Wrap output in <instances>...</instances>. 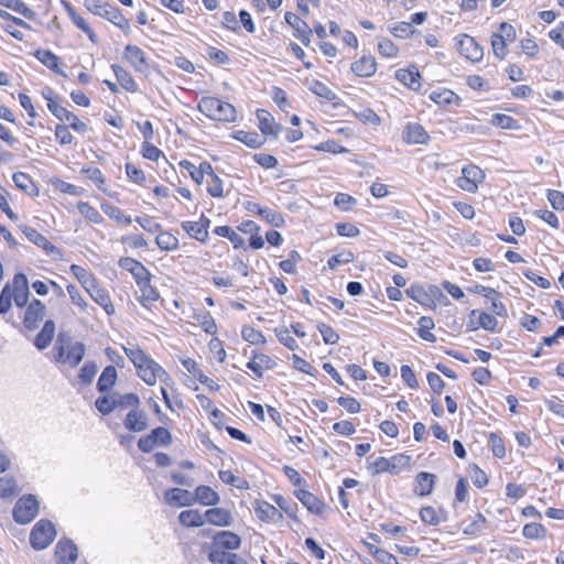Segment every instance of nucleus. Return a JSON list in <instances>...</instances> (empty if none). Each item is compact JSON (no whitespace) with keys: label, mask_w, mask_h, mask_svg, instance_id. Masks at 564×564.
Returning <instances> with one entry per match:
<instances>
[{"label":"nucleus","mask_w":564,"mask_h":564,"mask_svg":"<svg viewBox=\"0 0 564 564\" xmlns=\"http://www.w3.org/2000/svg\"><path fill=\"white\" fill-rule=\"evenodd\" d=\"M11 288L13 293L12 299L14 300L15 305L19 307L25 306L30 295L29 283L25 274L17 273L13 276Z\"/></svg>","instance_id":"4468645a"},{"label":"nucleus","mask_w":564,"mask_h":564,"mask_svg":"<svg viewBox=\"0 0 564 564\" xmlns=\"http://www.w3.org/2000/svg\"><path fill=\"white\" fill-rule=\"evenodd\" d=\"M430 98L437 105H449L454 100L458 99L457 96L448 89H444L442 91H433L430 95Z\"/></svg>","instance_id":"8fccbe9b"},{"label":"nucleus","mask_w":564,"mask_h":564,"mask_svg":"<svg viewBox=\"0 0 564 564\" xmlns=\"http://www.w3.org/2000/svg\"><path fill=\"white\" fill-rule=\"evenodd\" d=\"M419 324L417 335L424 340L436 341L437 337L432 333V329L435 327L433 319H420Z\"/></svg>","instance_id":"c03bdc74"},{"label":"nucleus","mask_w":564,"mask_h":564,"mask_svg":"<svg viewBox=\"0 0 564 564\" xmlns=\"http://www.w3.org/2000/svg\"><path fill=\"white\" fill-rule=\"evenodd\" d=\"M390 32L400 39L408 37L414 32L410 22H399L390 28Z\"/></svg>","instance_id":"e2e57ef3"},{"label":"nucleus","mask_w":564,"mask_h":564,"mask_svg":"<svg viewBox=\"0 0 564 564\" xmlns=\"http://www.w3.org/2000/svg\"><path fill=\"white\" fill-rule=\"evenodd\" d=\"M254 512L257 517L264 522L276 523L283 519L282 512L275 506L264 500L256 501Z\"/></svg>","instance_id":"6ab92c4d"},{"label":"nucleus","mask_w":564,"mask_h":564,"mask_svg":"<svg viewBox=\"0 0 564 564\" xmlns=\"http://www.w3.org/2000/svg\"><path fill=\"white\" fill-rule=\"evenodd\" d=\"M56 531L48 520H40L31 531L30 542L35 550L46 549L55 539Z\"/></svg>","instance_id":"6e6552de"},{"label":"nucleus","mask_w":564,"mask_h":564,"mask_svg":"<svg viewBox=\"0 0 564 564\" xmlns=\"http://www.w3.org/2000/svg\"><path fill=\"white\" fill-rule=\"evenodd\" d=\"M12 288L6 284L0 294V314H7L12 306Z\"/></svg>","instance_id":"3c124183"},{"label":"nucleus","mask_w":564,"mask_h":564,"mask_svg":"<svg viewBox=\"0 0 564 564\" xmlns=\"http://www.w3.org/2000/svg\"><path fill=\"white\" fill-rule=\"evenodd\" d=\"M117 380V370L113 366H108L101 372L97 387L100 392L109 390Z\"/></svg>","instance_id":"e433bc0d"},{"label":"nucleus","mask_w":564,"mask_h":564,"mask_svg":"<svg viewBox=\"0 0 564 564\" xmlns=\"http://www.w3.org/2000/svg\"><path fill=\"white\" fill-rule=\"evenodd\" d=\"M295 497L307 508L310 512L315 514L323 513L325 503L310 491L299 489L295 491Z\"/></svg>","instance_id":"bb28decb"},{"label":"nucleus","mask_w":564,"mask_h":564,"mask_svg":"<svg viewBox=\"0 0 564 564\" xmlns=\"http://www.w3.org/2000/svg\"><path fill=\"white\" fill-rule=\"evenodd\" d=\"M178 521L187 528H199L205 524V512L196 509L184 510L178 514Z\"/></svg>","instance_id":"473e14b6"},{"label":"nucleus","mask_w":564,"mask_h":564,"mask_svg":"<svg viewBox=\"0 0 564 564\" xmlns=\"http://www.w3.org/2000/svg\"><path fill=\"white\" fill-rule=\"evenodd\" d=\"M430 135L426 130L416 122H410L404 127L403 141L409 144H426Z\"/></svg>","instance_id":"aec40b11"},{"label":"nucleus","mask_w":564,"mask_h":564,"mask_svg":"<svg viewBox=\"0 0 564 564\" xmlns=\"http://www.w3.org/2000/svg\"><path fill=\"white\" fill-rule=\"evenodd\" d=\"M50 111L61 121H66L69 123V127L77 132L85 133L88 131V126L80 121L76 115L68 111L66 108L61 106L55 100H50L47 105Z\"/></svg>","instance_id":"9d476101"},{"label":"nucleus","mask_w":564,"mask_h":564,"mask_svg":"<svg viewBox=\"0 0 564 564\" xmlns=\"http://www.w3.org/2000/svg\"><path fill=\"white\" fill-rule=\"evenodd\" d=\"M241 334L243 339L252 345H263L265 343L264 336L252 327H243Z\"/></svg>","instance_id":"864d4df0"},{"label":"nucleus","mask_w":564,"mask_h":564,"mask_svg":"<svg viewBox=\"0 0 564 564\" xmlns=\"http://www.w3.org/2000/svg\"><path fill=\"white\" fill-rule=\"evenodd\" d=\"M457 48L467 59L476 63L482 59L484 51L478 42L470 35L462 34L457 37Z\"/></svg>","instance_id":"9b49d317"},{"label":"nucleus","mask_w":564,"mask_h":564,"mask_svg":"<svg viewBox=\"0 0 564 564\" xmlns=\"http://www.w3.org/2000/svg\"><path fill=\"white\" fill-rule=\"evenodd\" d=\"M275 334L281 344L291 350H295L299 346L296 340L291 336V332L288 328H275Z\"/></svg>","instance_id":"5fc2aeb1"},{"label":"nucleus","mask_w":564,"mask_h":564,"mask_svg":"<svg viewBox=\"0 0 564 564\" xmlns=\"http://www.w3.org/2000/svg\"><path fill=\"white\" fill-rule=\"evenodd\" d=\"M198 110L213 120L227 122L236 120L235 107L216 97H203L198 102Z\"/></svg>","instance_id":"20e7f679"},{"label":"nucleus","mask_w":564,"mask_h":564,"mask_svg":"<svg viewBox=\"0 0 564 564\" xmlns=\"http://www.w3.org/2000/svg\"><path fill=\"white\" fill-rule=\"evenodd\" d=\"M406 463L408 457L403 455H395L391 458L380 456L371 465L372 474L377 475L386 471L398 473L397 468L401 465H405Z\"/></svg>","instance_id":"f3484780"},{"label":"nucleus","mask_w":564,"mask_h":564,"mask_svg":"<svg viewBox=\"0 0 564 564\" xmlns=\"http://www.w3.org/2000/svg\"><path fill=\"white\" fill-rule=\"evenodd\" d=\"M123 57L126 61L130 63V65L134 68L135 72L141 74H148L149 73V62L145 56V53L143 50H141L137 45L128 44L124 47V54Z\"/></svg>","instance_id":"f8f14e48"},{"label":"nucleus","mask_w":564,"mask_h":564,"mask_svg":"<svg viewBox=\"0 0 564 564\" xmlns=\"http://www.w3.org/2000/svg\"><path fill=\"white\" fill-rule=\"evenodd\" d=\"M435 475L421 471L415 477L414 492L419 496H429L434 488Z\"/></svg>","instance_id":"7c9ffc66"},{"label":"nucleus","mask_w":564,"mask_h":564,"mask_svg":"<svg viewBox=\"0 0 564 564\" xmlns=\"http://www.w3.org/2000/svg\"><path fill=\"white\" fill-rule=\"evenodd\" d=\"M486 524V519L482 514L477 513L469 523L464 528V533L475 535L482 531Z\"/></svg>","instance_id":"de8ad7c7"},{"label":"nucleus","mask_w":564,"mask_h":564,"mask_svg":"<svg viewBox=\"0 0 564 564\" xmlns=\"http://www.w3.org/2000/svg\"><path fill=\"white\" fill-rule=\"evenodd\" d=\"M310 89L318 97L328 101H333L337 98L336 94L328 86L317 79L311 82Z\"/></svg>","instance_id":"a19ab883"},{"label":"nucleus","mask_w":564,"mask_h":564,"mask_svg":"<svg viewBox=\"0 0 564 564\" xmlns=\"http://www.w3.org/2000/svg\"><path fill=\"white\" fill-rule=\"evenodd\" d=\"M13 182L18 188L24 191L28 194H33V192L37 194V188L32 178L28 174L23 172L14 173Z\"/></svg>","instance_id":"ea45409f"},{"label":"nucleus","mask_w":564,"mask_h":564,"mask_svg":"<svg viewBox=\"0 0 564 564\" xmlns=\"http://www.w3.org/2000/svg\"><path fill=\"white\" fill-rule=\"evenodd\" d=\"M52 352L56 362L75 368L84 359L86 347L82 341L74 340L69 334L61 330Z\"/></svg>","instance_id":"7ed1b4c3"},{"label":"nucleus","mask_w":564,"mask_h":564,"mask_svg":"<svg viewBox=\"0 0 564 564\" xmlns=\"http://www.w3.org/2000/svg\"><path fill=\"white\" fill-rule=\"evenodd\" d=\"M34 56L55 74L67 77L66 73L59 68V57L50 50L39 48L34 52Z\"/></svg>","instance_id":"a878e982"},{"label":"nucleus","mask_w":564,"mask_h":564,"mask_svg":"<svg viewBox=\"0 0 564 564\" xmlns=\"http://www.w3.org/2000/svg\"><path fill=\"white\" fill-rule=\"evenodd\" d=\"M39 350L46 349L55 334L56 326L53 319H22L20 324H14Z\"/></svg>","instance_id":"f03ea898"},{"label":"nucleus","mask_w":564,"mask_h":564,"mask_svg":"<svg viewBox=\"0 0 564 564\" xmlns=\"http://www.w3.org/2000/svg\"><path fill=\"white\" fill-rule=\"evenodd\" d=\"M40 511V503L35 496L25 495L21 497L13 509V518L20 524L30 523Z\"/></svg>","instance_id":"0eeeda50"},{"label":"nucleus","mask_w":564,"mask_h":564,"mask_svg":"<svg viewBox=\"0 0 564 564\" xmlns=\"http://www.w3.org/2000/svg\"><path fill=\"white\" fill-rule=\"evenodd\" d=\"M257 118L259 121V128L263 134H270L274 138L278 137L282 127L279 123H275L274 118L269 111L264 109H258Z\"/></svg>","instance_id":"393cba45"},{"label":"nucleus","mask_w":564,"mask_h":564,"mask_svg":"<svg viewBox=\"0 0 564 564\" xmlns=\"http://www.w3.org/2000/svg\"><path fill=\"white\" fill-rule=\"evenodd\" d=\"M89 292L93 300L105 310L107 315L115 314V306L109 295L104 290L94 286Z\"/></svg>","instance_id":"f704fd0d"},{"label":"nucleus","mask_w":564,"mask_h":564,"mask_svg":"<svg viewBox=\"0 0 564 564\" xmlns=\"http://www.w3.org/2000/svg\"><path fill=\"white\" fill-rule=\"evenodd\" d=\"M111 68L116 75L118 83L120 84V86L123 89H126L127 91H130V93L138 91V85L135 84L132 76L123 67H121L120 65L113 64L111 66Z\"/></svg>","instance_id":"72a5a7b5"},{"label":"nucleus","mask_w":564,"mask_h":564,"mask_svg":"<svg viewBox=\"0 0 564 564\" xmlns=\"http://www.w3.org/2000/svg\"><path fill=\"white\" fill-rule=\"evenodd\" d=\"M275 362L273 359L262 352L252 351V357L247 364V368L250 369L257 378H262L264 371L272 369Z\"/></svg>","instance_id":"412c9836"},{"label":"nucleus","mask_w":564,"mask_h":564,"mask_svg":"<svg viewBox=\"0 0 564 564\" xmlns=\"http://www.w3.org/2000/svg\"><path fill=\"white\" fill-rule=\"evenodd\" d=\"M57 564H75L78 550L70 540H59L55 547Z\"/></svg>","instance_id":"dca6fc26"},{"label":"nucleus","mask_w":564,"mask_h":564,"mask_svg":"<svg viewBox=\"0 0 564 564\" xmlns=\"http://www.w3.org/2000/svg\"><path fill=\"white\" fill-rule=\"evenodd\" d=\"M119 265L121 269L129 271L141 288L150 283V272L141 262L126 257L119 260Z\"/></svg>","instance_id":"ddd939ff"},{"label":"nucleus","mask_w":564,"mask_h":564,"mask_svg":"<svg viewBox=\"0 0 564 564\" xmlns=\"http://www.w3.org/2000/svg\"><path fill=\"white\" fill-rule=\"evenodd\" d=\"M260 217H262L268 224L276 228L282 227L284 224V218L282 214L271 208L265 207Z\"/></svg>","instance_id":"09e8293b"},{"label":"nucleus","mask_w":564,"mask_h":564,"mask_svg":"<svg viewBox=\"0 0 564 564\" xmlns=\"http://www.w3.org/2000/svg\"><path fill=\"white\" fill-rule=\"evenodd\" d=\"M377 63L372 56H364L351 64V70L360 77H370L376 73Z\"/></svg>","instance_id":"c756f323"},{"label":"nucleus","mask_w":564,"mask_h":564,"mask_svg":"<svg viewBox=\"0 0 564 564\" xmlns=\"http://www.w3.org/2000/svg\"><path fill=\"white\" fill-rule=\"evenodd\" d=\"M102 209L108 217H110L111 219H115L117 223L131 224V221H132L130 217L124 216V214L121 212V209L116 206L104 205Z\"/></svg>","instance_id":"603ef678"},{"label":"nucleus","mask_w":564,"mask_h":564,"mask_svg":"<svg viewBox=\"0 0 564 564\" xmlns=\"http://www.w3.org/2000/svg\"><path fill=\"white\" fill-rule=\"evenodd\" d=\"M406 295L422 305L423 307L434 310L437 304L446 301L441 289L435 285L423 286L421 284H413L406 291Z\"/></svg>","instance_id":"423d86ee"},{"label":"nucleus","mask_w":564,"mask_h":564,"mask_svg":"<svg viewBox=\"0 0 564 564\" xmlns=\"http://www.w3.org/2000/svg\"><path fill=\"white\" fill-rule=\"evenodd\" d=\"M491 123L502 129L517 130L519 129L518 121L511 116L505 113H495L491 118Z\"/></svg>","instance_id":"79ce46f5"},{"label":"nucleus","mask_w":564,"mask_h":564,"mask_svg":"<svg viewBox=\"0 0 564 564\" xmlns=\"http://www.w3.org/2000/svg\"><path fill=\"white\" fill-rule=\"evenodd\" d=\"M373 556L382 564H399L393 554L382 549H375Z\"/></svg>","instance_id":"774afa93"},{"label":"nucleus","mask_w":564,"mask_h":564,"mask_svg":"<svg viewBox=\"0 0 564 564\" xmlns=\"http://www.w3.org/2000/svg\"><path fill=\"white\" fill-rule=\"evenodd\" d=\"M183 229L193 238L198 241H205L208 238V230L206 225L197 221H184Z\"/></svg>","instance_id":"c9c22d12"},{"label":"nucleus","mask_w":564,"mask_h":564,"mask_svg":"<svg viewBox=\"0 0 564 564\" xmlns=\"http://www.w3.org/2000/svg\"><path fill=\"white\" fill-rule=\"evenodd\" d=\"M395 78L412 90H419L421 87V75L414 66L412 68L397 70Z\"/></svg>","instance_id":"2f4dec72"},{"label":"nucleus","mask_w":564,"mask_h":564,"mask_svg":"<svg viewBox=\"0 0 564 564\" xmlns=\"http://www.w3.org/2000/svg\"><path fill=\"white\" fill-rule=\"evenodd\" d=\"M123 350L138 371V376L149 386L158 381L166 382L171 378L169 373L142 349L135 345L123 346Z\"/></svg>","instance_id":"f257e3e1"},{"label":"nucleus","mask_w":564,"mask_h":564,"mask_svg":"<svg viewBox=\"0 0 564 564\" xmlns=\"http://www.w3.org/2000/svg\"><path fill=\"white\" fill-rule=\"evenodd\" d=\"M273 501L276 503L279 510L284 511L289 517L295 518L297 506L290 500L285 499L281 495H273Z\"/></svg>","instance_id":"a18cd8bd"},{"label":"nucleus","mask_w":564,"mask_h":564,"mask_svg":"<svg viewBox=\"0 0 564 564\" xmlns=\"http://www.w3.org/2000/svg\"><path fill=\"white\" fill-rule=\"evenodd\" d=\"M19 229L22 231V234L34 245L42 248L48 256L57 253L59 254L58 249L51 243L45 236L40 234L36 229L28 226V225H20Z\"/></svg>","instance_id":"2eb2a0df"},{"label":"nucleus","mask_w":564,"mask_h":564,"mask_svg":"<svg viewBox=\"0 0 564 564\" xmlns=\"http://www.w3.org/2000/svg\"><path fill=\"white\" fill-rule=\"evenodd\" d=\"M215 546L225 551H236L241 545V539L231 531H220L214 536Z\"/></svg>","instance_id":"b1692460"},{"label":"nucleus","mask_w":564,"mask_h":564,"mask_svg":"<svg viewBox=\"0 0 564 564\" xmlns=\"http://www.w3.org/2000/svg\"><path fill=\"white\" fill-rule=\"evenodd\" d=\"M195 498V502H198L203 506H216L220 501V497L218 492H216L209 486H198L193 494Z\"/></svg>","instance_id":"c85d7f7f"},{"label":"nucleus","mask_w":564,"mask_h":564,"mask_svg":"<svg viewBox=\"0 0 564 564\" xmlns=\"http://www.w3.org/2000/svg\"><path fill=\"white\" fill-rule=\"evenodd\" d=\"M235 139L239 140L240 142L245 143L246 145L252 149L260 148L263 144V141L261 140L260 135L256 132L238 131L235 134Z\"/></svg>","instance_id":"37998d69"},{"label":"nucleus","mask_w":564,"mask_h":564,"mask_svg":"<svg viewBox=\"0 0 564 564\" xmlns=\"http://www.w3.org/2000/svg\"><path fill=\"white\" fill-rule=\"evenodd\" d=\"M478 327L494 333L498 328V319H469V324L467 325L468 329L473 330Z\"/></svg>","instance_id":"4d7b16f0"},{"label":"nucleus","mask_w":564,"mask_h":564,"mask_svg":"<svg viewBox=\"0 0 564 564\" xmlns=\"http://www.w3.org/2000/svg\"><path fill=\"white\" fill-rule=\"evenodd\" d=\"M156 245L162 249V250H174L178 247V240L176 237H174L172 234L170 232H161L160 235L156 236Z\"/></svg>","instance_id":"49530a36"},{"label":"nucleus","mask_w":564,"mask_h":564,"mask_svg":"<svg viewBox=\"0 0 564 564\" xmlns=\"http://www.w3.org/2000/svg\"><path fill=\"white\" fill-rule=\"evenodd\" d=\"M547 199L556 210H564V194L556 189L547 191Z\"/></svg>","instance_id":"338daca9"},{"label":"nucleus","mask_w":564,"mask_h":564,"mask_svg":"<svg viewBox=\"0 0 564 564\" xmlns=\"http://www.w3.org/2000/svg\"><path fill=\"white\" fill-rule=\"evenodd\" d=\"M421 520L425 523L436 525L441 522L438 512L433 507H424L420 511Z\"/></svg>","instance_id":"052dcab7"},{"label":"nucleus","mask_w":564,"mask_h":564,"mask_svg":"<svg viewBox=\"0 0 564 564\" xmlns=\"http://www.w3.org/2000/svg\"><path fill=\"white\" fill-rule=\"evenodd\" d=\"M85 8L95 15L101 17L121 29L124 33L130 32V23L121 11L107 2L100 0H85Z\"/></svg>","instance_id":"39448f33"},{"label":"nucleus","mask_w":564,"mask_h":564,"mask_svg":"<svg viewBox=\"0 0 564 564\" xmlns=\"http://www.w3.org/2000/svg\"><path fill=\"white\" fill-rule=\"evenodd\" d=\"M507 43L505 40L500 39L495 33L491 35V46L494 54L497 58L503 59L507 56Z\"/></svg>","instance_id":"6e6d98bb"},{"label":"nucleus","mask_w":564,"mask_h":564,"mask_svg":"<svg viewBox=\"0 0 564 564\" xmlns=\"http://www.w3.org/2000/svg\"><path fill=\"white\" fill-rule=\"evenodd\" d=\"M484 178V171L477 165L470 164L463 167L462 176L457 178L456 185L465 192L475 193Z\"/></svg>","instance_id":"1a4fd4ad"},{"label":"nucleus","mask_w":564,"mask_h":564,"mask_svg":"<svg viewBox=\"0 0 564 564\" xmlns=\"http://www.w3.org/2000/svg\"><path fill=\"white\" fill-rule=\"evenodd\" d=\"M0 6L11 9L26 19H34L35 13L21 0H0Z\"/></svg>","instance_id":"58836bf2"},{"label":"nucleus","mask_w":564,"mask_h":564,"mask_svg":"<svg viewBox=\"0 0 564 564\" xmlns=\"http://www.w3.org/2000/svg\"><path fill=\"white\" fill-rule=\"evenodd\" d=\"M284 19L285 22L294 29L295 36L307 46L310 44V35L312 33L307 23L293 12H286Z\"/></svg>","instance_id":"a211bd4d"},{"label":"nucleus","mask_w":564,"mask_h":564,"mask_svg":"<svg viewBox=\"0 0 564 564\" xmlns=\"http://www.w3.org/2000/svg\"><path fill=\"white\" fill-rule=\"evenodd\" d=\"M378 50L379 53L386 57H394L398 54V47L389 39L380 41L378 44Z\"/></svg>","instance_id":"69168bd1"},{"label":"nucleus","mask_w":564,"mask_h":564,"mask_svg":"<svg viewBox=\"0 0 564 564\" xmlns=\"http://www.w3.org/2000/svg\"><path fill=\"white\" fill-rule=\"evenodd\" d=\"M124 426L131 432L144 431L148 426L147 414L138 409L131 410L124 419Z\"/></svg>","instance_id":"cd10ccee"},{"label":"nucleus","mask_w":564,"mask_h":564,"mask_svg":"<svg viewBox=\"0 0 564 564\" xmlns=\"http://www.w3.org/2000/svg\"><path fill=\"white\" fill-rule=\"evenodd\" d=\"M156 445H169L172 441L171 433L165 427H156L151 434Z\"/></svg>","instance_id":"bf43d9fd"},{"label":"nucleus","mask_w":564,"mask_h":564,"mask_svg":"<svg viewBox=\"0 0 564 564\" xmlns=\"http://www.w3.org/2000/svg\"><path fill=\"white\" fill-rule=\"evenodd\" d=\"M218 476L224 484L230 485L240 490L249 489V482L241 477L235 476L230 470H220Z\"/></svg>","instance_id":"4c0bfd02"},{"label":"nucleus","mask_w":564,"mask_h":564,"mask_svg":"<svg viewBox=\"0 0 564 564\" xmlns=\"http://www.w3.org/2000/svg\"><path fill=\"white\" fill-rule=\"evenodd\" d=\"M127 176L137 184H143L145 182V175L142 170L138 169L132 163H126Z\"/></svg>","instance_id":"0e129e2a"},{"label":"nucleus","mask_w":564,"mask_h":564,"mask_svg":"<svg viewBox=\"0 0 564 564\" xmlns=\"http://www.w3.org/2000/svg\"><path fill=\"white\" fill-rule=\"evenodd\" d=\"M315 150L321 152H329L334 154L346 153L348 151L345 147L338 144L334 140L322 142L321 144L315 147Z\"/></svg>","instance_id":"13d9d810"},{"label":"nucleus","mask_w":564,"mask_h":564,"mask_svg":"<svg viewBox=\"0 0 564 564\" xmlns=\"http://www.w3.org/2000/svg\"><path fill=\"white\" fill-rule=\"evenodd\" d=\"M165 501L173 507L192 506L195 503V498L192 492L186 489L172 488L164 494Z\"/></svg>","instance_id":"4be33fe9"},{"label":"nucleus","mask_w":564,"mask_h":564,"mask_svg":"<svg viewBox=\"0 0 564 564\" xmlns=\"http://www.w3.org/2000/svg\"><path fill=\"white\" fill-rule=\"evenodd\" d=\"M97 372V366L94 362H86L79 372V379L83 383L88 384L93 381Z\"/></svg>","instance_id":"680f3d73"},{"label":"nucleus","mask_w":564,"mask_h":564,"mask_svg":"<svg viewBox=\"0 0 564 564\" xmlns=\"http://www.w3.org/2000/svg\"><path fill=\"white\" fill-rule=\"evenodd\" d=\"M216 527H230L234 522L232 513L225 508H212L205 511V523Z\"/></svg>","instance_id":"5701e85b"}]
</instances>
